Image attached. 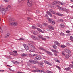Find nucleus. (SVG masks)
<instances>
[{
  "label": "nucleus",
  "instance_id": "obj_16",
  "mask_svg": "<svg viewBox=\"0 0 73 73\" xmlns=\"http://www.w3.org/2000/svg\"><path fill=\"white\" fill-rule=\"evenodd\" d=\"M58 4L60 5H64L65 4V3H64V2H60Z\"/></svg>",
  "mask_w": 73,
  "mask_h": 73
},
{
  "label": "nucleus",
  "instance_id": "obj_48",
  "mask_svg": "<svg viewBox=\"0 0 73 73\" xmlns=\"http://www.w3.org/2000/svg\"><path fill=\"white\" fill-rule=\"evenodd\" d=\"M35 36H34L33 35H32L31 36V38H33V39H34V38H35Z\"/></svg>",
  "mask_w": 73,
  "mask_h": 73
},
{
  "label": "nucleus",
  "instance_id": "obj_37",
  "mask_svg": "<svg viewBox=\"0 0 73 73\" xmlns=\"http://www.w3.org/2000/svg\"><path fill=\"white\" fill-rule=\"evenodd\" d=\"M33 72H34V73H36V72H37V70H35L32 71Z\"/></svg>",
  "mask_w": 73,
  "mask_h": 73
},
{
  "label": "nucleus",
  "instance_id": "obj_35",
  "mask_svg": "<svg viewBox=\"0 0 73 73\" xmlns=\"http://www.w3.org/2000/svg\"><path fill=\"white\" fill-rule=\"evenodd\" d=\"M36 12L37 13H40V11L38 10L36 11Z\"/></svg>",
  "mask_w": 73,
  "mask_h": 73
},
{
  "label": "nucleus",
  "instance_id": "obj_25",
  "mask_svg": "<svg viewBox=\"0 0 73 73\" xmlns=\"http://www.w3.org/2000/svg\"><path fill=\"white\" fill-rule=\"evenodd\" d=\"M27 54H26L23 53L21 55V56L22 57H25L26 56H27Z\"/></svg>",
  "mask_w": 73,
  "mask_h": 73
},
{
  "label": "nucleus",
  "instance_id": "obj_64",
  "mask_svg": "<svg viewBox=\"0 0 73 73\" xmlns=\"http://www.w3.org/2000/svg\"><path fill=\"white\" fill-rule=\"evenodd\" d=\"M60 21H61L62 22H63V21H64L62 19H60Z\"/></svg>",
  "mask_w": 73,
  "mask_h": 73
},
{
  "label": "nucleus",
  "instance_id": "obj_28",
  "mask_svg": "<svg viewBox=\"0 0 73 73\" xmlns=\"http://www.w3.org/2000/svg\"><path fill=\"white\" fill-rule=\"evenodd\" d=\"M37 72H40V73H42V72H44V71L42 70H37Z\"/></svg>",
  "mask_w": 73,
  "mask_h": 73
},
{
  "label": "nucleus",
  "instance_id": "obj_52",
  "mask_svg": "<svg viewBox=\"0 0 73 73\" xmlns=\"http://www.w3.org/2000/svg\"><path fill=\"white\" fill-rule=\"evenodd\" d=\"M24 40V39L22 38H20L19 39H18V40Z\"/></svg>",
  "mask_w": 73,
  "mask_h": 73
},
{
  "label": "nucleus",
  "instance_id": "obj_18",
  "mask_svg": "<svg viewBox=\"0 0 73 73\" xmlns=\"http://www.w3.org/2000/svg\"><path fill=\"white\" fill-rule=\"evenodd\" d=\"M60 27L61 28H64L65 27V25L63 24H60Z\"/></svg>",
  "mask_w": 73,
  "mask_h": 73
},
{
  "label": "nucleus",
  "instance_id": "obj_53",
  "mask_svg": "<svg viewBox=\"0 0 73 73\" xmlns=\"http://www.w3.org/2000/svg\"><path fill=\"white\" fill-rule=\"evenodd\" d=\"M62 8L61 7H59V10H62Z\"/></svg>",
  "mask_w": 73,
  "mask_h": 73
},
{
  "label": "nucleus",
  "instance_id": "obj_26",
  "mask_svg": "<svg viewBox=\"0 0 73 73\" xmlns=\"http://www.w3.org/2000/svg\"><path fill=\"white\" fill-rule=\"evenodd\" d=\"M57 15L58 16H62V14H60V13H56Z\"/></svg>",
  "mask_w": 73,
  "mask_h": 73
},
{
  "label": "nucleus",
  "instance_id": "obj_57",
  "mask_svg": "<svg viewBox=\"0 0 73 73\" xmlns=\"http://www.w3.org/2000/svg\"><path fill=\"white\" fill-rule=\"evenodd\" d=\"M52 13V14H54V15H55L56 14L55 12H54V11H53Z\"/></svg>",
  "mask_w": 73,
  "mask_h": 73
},
{
  "label": "nucleus",
  "instance_id": "obj_31",
  "mask_svg": "<svg viewBox=\"0 0 73 73\" xmlns=\"http://www.w3.org/2000/svg\"><path fill=\"white\" fill-rule=\"evenodd\" d=\"M38 26L39 27L41 28H42V26L41 24L38 25Z\"/></svg>",
  "mask_w": 73,
  "mask_h": 73
},
{
  "label": "nucleus",
  "instance_id": "obj_7",
  "mask_svg": "<svg viewBox=\"0 0 73 73\" xmlns=\"http://www.w3.org/2000/svg\"><path fill=\"white\" fill-rule=\"evenodd\" d=\"M36 59L37 60H40L41 59V56H36Z\"/></svg>",
  "mask_w": 73,
  "mask_h": 73
},
{
  "label": "nucleus",
  "instance_id": "obj_11",
  "mask_svg": "<svg viewBox=\"0 0 73 73\" xmlns=\"http://www.w3.org/2000/svg\"><path fill=\"white\" fill-rule=\"evenodd\" d=\"M48 27L49 28L51 29H52V30H54V28L52 26H48Z\"/></svg>",
  "mask_w": 73,
  "mask_h": 73
},
{
  "label": "nucleus",
  "instance_id": "obj_3",
  "mask_svg": "<svg viewBox=\"0 0 73 73\" xmlns=\"http://www.w3.org/2000/svg\"><path fill=\"white\" fill-rule=\"evenodd\" d=\"M18 24L17 22H12V23H10V25H13L14 26H17Z\"/></svg>",
  "mask_w": 73,
  "mask_h": 73
},
{
  "label": "nucleus",
  "instance_id": "obj_36",
  "mask_svg": "<svg viewBox=\"0 0 73 73\" xmlns=\"http://www.w3.org/2000/svg\"><path fill=\"white\" fill-rule=\"evenodd\" d=\"M70 39L71 40V41H72L73 42V40H72L73 39V37L72 36H70Z\"/></svg>",
  "mask_w": 73,
  "mask_h": 73
},
{
  "label": "nucleus",
  "instance_id": "obj_8",
  "mask_svg": "<svg viewBox=\"0 0 73 73\" xmlns=\"http://www.w3.org/2000/svg\"><path fill=\"white\" fill-rule=\"evenodd\" d=\"M59 3V2L58 1H54L52 3V4L53 5H56L57 4H58Z\"/></svg>",
  "mask_w": 73,
  "mask_h": 73
},
{
  "label": "nucleus",
  "instance_id": "obj_9",
  "mask_svg": "<svg viewBox=\"0 0 73 73\" xmlns=\"http://www.w3.org/2000/svg\"><path fill=\"white\" fill-rule=\"evenodd\" d=\"M54 44H56L57 45H58V46H60V44L57 41H54Z\"/></svg>",
  "mask_w": 73,
  "mask_h": 73
},
{
  "label": "nucleus",
  "instance_id": "obj_10",
  "mask_svg": "<svg viewBox=\"0 0 73 73\" xmlns=\"http://www.w3.org/2000/svg\"><path fill=\"white\" fill-rule=\"evenodd\" d=\"M47 13L48 15H49V16H50V17H53V16L52 15V13H50V12H48V11H47Z\"/></svg>",
  "mask_w": 73,
  "mask_h": 73
},
{
  "label": "nucleus",
  "instance_id": "obj_12",
  "mask_svg": "<svg viewBox=\"0 0 73 73\" xmlns=\"http://www.w3.org/2000/svg\"><path fill=\"white\" fill-rule=\"evenodd\" d=\"M12 62L14 64H15V65H17V64H19V62L17 61H12Z\"/></svg>",
  "mask_w": 73,
  "mask_h": 73
},
{
  "label": "nucleus",
  "instance_id": "obj_21",
  "mask_svg": "<svg viewBox=\"0 0 73 73\" xmlns=\"http://www.w3.org/2000/svg\"><path fill=\"white\" fill-rule=\"evenodd\" d=\"M39 49H40L41 50H43V51H44L45 52H46V50L44 49L42 47H40L39 48Z\"/></svg>",
  "mask_w": 73,
  "mask_h": 73
},
{
  "label": "nucleus",
  "instance_id": "obj_13",
  "mask_svg": "<svg viewBox=\"0 0 73 73\" xmlns=\"http://www.w3.org/2000/svg\"><path fill=\"white\" fill-rule=\"evenodd\" d=\"M46 53L48 54L49 55H50V56H52L53 55V54L52 53L49 51H46Z\"/></svg>",
  "mask_w": 73,
  "mask_h": 73
},
{
  "label": "nucleus",
  "instance_id": "obj_42",
  "mask_svg": "<svg viewBox=\"0 0 73 73\" xmlns=\"http://www.w3.org/2000/svg\"><path fill=\"white\" fill-rule=\"evenodd\" d=\"M32 28H33V29H36V27L34 26H32Z\"/></svg>",
  "mask_w": 73,
  "mask_h": 73
},
{
  "label": "nucleus",
  "instance_id": "obj_38",
  "mask_svg": "<svg viewBox=\"0 0 73 73\" xmlns=\"http://www.w3.org/2000/svg\"><path fill=\"white\" fill-rule=\"evenodd\" d=\"M56 67L58 69H59V70H61V68L60 67H59L58 66H56Z\"/></svg>",
  "mask_w": 73,
  "mask_h": 73
},
{
  "label": "nucleus",
  "instance_id": "obj_4",
  "mask_svg": "<svg viewBox=\"0 0 73 73\" xmlns=\"http://www.w3.org/2000/svg\"><path fill=\"white\" fill-rule=\"evenodd\" d=\"M27 4L28 5L29 7H32V2H31V1H28L27 2Z\"/></svg>",
  "mask_w": 73,
  "mask_h": 73
},
{
  "label": "nucleus",
  "instance_id": "obj_19",
  "mask_svg": "<svg viewBox=\"0 0 73 73\" xmlns=\"http://www.w3.org/2000/svg\"><path fill=\"white\" fill-rule=\"evenodd\" d=\"M64 70H66L67 71H69V70H70V67H68L65 68Z\"/></svg>",
  "mask_w": 73,
  "mask_h": 73
},
{
  "label": "nucleus",
  "instance_id": "obj_14",
  "mask_svg": "<svg viewBox=\"0 0 73 73\" xmlns=\"http://www.w3.org/2000/svg\"><path fill=\"white\" fill-rule=\"evenodd\" d=\"M65 51L66 52H67V53L69 54L71 53V52L68 49H66Z\"/></svg>",
  "mask_w": 73,
  "mask_h": 73
},
{
  "label": "nucleus",
  "instance_id": "obj_56",
  "mask_svg": "<svg viewBox=\"0 0 73 73\" xmlns=\"http://www.w3.org/2000/svg\"><path fill=\"white\" fill-rule=\"evenodd\" d=\"M50 12H51V13H52V12H53V10L52 9H50Z\"/></svg>",
  "mask_w": 73,
  "mask_h": 73
},
{
  "label": "nucleus",
  "instance_id": "obj_23",
  "mask_svg": "<svg viewBox=\"0 0 73 73\" xmlns=\"http://www.w3.org/2000/svg\"><path fill=\"white\" fill-rule=\"evenodd\" d=\"M34 40H40V39H38V38H37L36 36H35L34 37Z\"/></svg>",
  "mask_w": 73,
  "mask_h": 73
},
{
  "label": "nucleus",
  "instance_id": "obj_20",
  "mask_svg": "<svg viewBox=\"0 0 73 73\" xmlns=\"http://www.w3.org/2000/svg\"><path fill=\"white\" fill-rule=\"evenodd\" d=\"M52 47L54 49H57V46L56 45H55V44H54L52 46Z\"/></svg>",
  "mask_w": 73,
  "mask_h": 73
},
{
  "label": "nucleus",
  "instance_id": "obj_5",
  "mask_svg": "<svg viewBox=\"0 0 73 73\" xmlns=\"http://www.w3.org/2000/svg\"><path fill=\"white\" fill-rule=\"evenodd\" d=\"M23 46L25 49H26V50H29V47H28V46L27 45L25 44H24Z\"/></svg>",
  "mask_w": 73,
  "mask_h": 73
},
{
  "label": "nucleus",
  "instance_id": "obj_6",
  "mask_svg": "<svg viewBox=\"0 0 73 73\" xmlns=\"http://www.w3.org/2000/svg\"><path fill=\"white\" fill-rule=\"evenodd\" d=\"M38 38H39V39H40V38H41L43 40H44V41H45V40H46V39L43 38V37H42V36H41V35H38Z\"/></svg>",
  "mask_w": 73,
  "mask_h": 73
},
{
  "label": "nucleus",
  "instance_id": "obj_34",
  "mask_svg": "<svg viewBox=\"0 0 73 73\" xmlns=\"http://www.w3.org/2000/svg\"><path fill=\"white\" fill-rule=\"evenodd\" d=\"M33 60H29V62L30 63H33Z\"/></svg>",
  "mask_w": 73,
  "mask_h": 73
},
{
  "label": "nucleus",
  "instance_id": "obj_50",
  "mask_svg": "<svg viewBox=\"0 0 73 73\" xmlns=\"http://www.w3.org/2000/svg\"><path fill=\"white\" fill-rule=\"evenodd\" d=\"M51 51H52V52H56V50L53 49H52Z\"/></svg>",
  "mask_w": 73,
  "mask_h": 73
},
{
  "label": "nucleus",
  "instance_id": "obj_27",
  "mask_svg": "<svg viewBox=\"0 0 73 73\" xmlns=\"http://www.w3.org/2000/svg\"><path fill=\"white\" fill-rule=\"evenodd\" d=\"M27 20L29 21H30V20H32V18H31L30 17H27Z\"/></svg>",
  "mask_w": 73,
  "mask_h": 73
},
{
  "label": "nucleus",
  "instance_id": "obj_41",
  "mask_svg": "<svg viewBox=\"0 0 73 73\" xmlns=\"http://www.w3.org/2000/svg\"><path fill=\"white\" fill-rule=\"evenodd\" d=\"M1 29H0V31L1 32H2L3 31V28L1 29V28H0Z\"/></svg>",
  "mask_w": 73,
  "mask_h": 73
},
{
  "label": "nucleus",
  "instance_id": "obj_17",
  "mask_svg": "<svg viewBox=\"0 0 73 73\" xmlns=\"http://www.w3.org/2000/svg\"><path fill=\"white\" fill-rule=\"evenodd\" d=\"M38 61L37 60H33V64H37L38 63Z\"/></svg>",
  "mask_w": 73,
  "mask_h": 73
},
{
  "label": "nucleus",
  "instance_id": "obj_24",
  "mask_svg": "<svg viewBox=\"0 0 73 73\" xmlns=\"http://www.w3.org/2000/svg\"><path fill=\"white\" fill-rule=\"evenodd\" d=\"M9 34L5 35V38H7L9 37Z\"/></svg>",
  "mask_w": 73,
  "mask_h": 73
},
{
  "label": "nucleus",
  "instance_id": "obj_63",
  "mask_svg": "<svg viewBox=\"0 0 73 73\" xmlns=\"http://www.w3.org/2000/svg\"><path fill=\"white\" fill-rule=\"evenodd\" d=\"M45 17H47V18L48 17V15H47V14H46L45 15Z\"/></svg>",
  "mask_w": 73,
  "mask_h": 73
},
{
  "label": "nucleus",
  "instance_id": "obj_54",
  "mask_svg": "<svg viewBox=\"0 0 73 73\" xmlns=\"http://www.w3.org/2000/svg\"><path fill=\"white\" fill-rule=\"evenodd\" d=\"M5 2H8L9 1V0H4Z\"/></svg>",
  "mask_w": 73,
  "mask_h": 73
},
{
  "label": "nucleus",
  "instance_id": "obj_43",
  "mask_svg": "<svg viewBox=\"0 0 73 73\" xmlns=\"http://www.w3.org/2000/svg\"><path fill=\"white\" fill-rule=\"evenodd\" d=\"M13 21V19L12 18H10L9 19V21Z\"/></svg>",
  "mask_w": 73,
  "mask_h": 73
},
{
  "label": "nucleus",
  "instance_id": "obj_1",
  "mask_svg": "<svg viewBox=\"0 0 73 73\" xmlns=\"http://www.w3.org/2000/svg\"><path fill=\"white\" fill-rule=\"evenodd\" d=\"M8 8H11V6L8 5L6 9L4 8H1V7L0 10L2 14L4 15V14L5 13V12L8 11Z\"/></svg>",
  "mask_w": 73,
  "mask_h": 73
},
{
  "label": "nucleus",
  "instance_id": "obj_15",
  "mask_svg": "<svg viewBox=\"0 0 73 73\" xmlns=\"http://www.w3.org/2000/svg\"><path fill=\"white\" fill-rule=\"evenodd\" d=\"M37 29L38 30V31H39V32H40L42 33H44V31H42V30H41V29L38 28H37Z\"/></svg>",
  "mask_w": 73,
  "mask_h": 73
},
{
  "label": "nucleus",
  "instance_id": "obj_62",
  "mask_svg": "<svg viewBox=\"0 0 73 73\" xmlns=\"http://www.w3.org/2000/svg\"><path fill=\"white\" fill-rule=\"evenodd\" d=\"M48 62L47 61L45 60L44 61V62L45 63H46V64H47L48 63Z\"/></svg>",
  "mask_w": 73,
  "mask_h": 73
},
{
  "label": "nucleus",
  "instance_id": "obj_2",
  "mask_svg": "<svg viewBox=\"0 0 73 73\" xmlns=\"http://www.w3.org/2000/svg\"><path fill=\"white\" fill-rule=\"evenodd\" d=\"M47 19L49 21L50 23H51V24H53V25L55 24L56 22H54V21H52V20L50 18H48Z\"/></svg>",
  "mask_w": 73,
  "mask_h": 73
},
{
  "label": "nucleus",
  "instance_id": "obj_29",
  "mask_svg": "<svg viewBox=\"0 0 73 73\" xmlns=\"http://www.w3.org/2000/svg\"><path fill=\"white\" fill-rule=\"evenodd\" d=\"M29 46H30V47H31V48H34V49L35 48V46H33V45H29Z\"/></svg>",
  "mask_w": 73,
  "mask_h": 73
},
{
  "label": "nucleus",
  "instance_id": "obj_55",
  "mask_svg": "<svg viewBox=\"0 0 73 73\" xmlns=\"http://www.w3.org/2000/svg\"><path fill=\"white\" fill-rule=\"evenodd\" d=\"M44 26H46V25H47V23H44Z\"/></svg>",
  "mask_w": 73,
  "mask_h": 73
},
{
  "label": "nucleus",
  "instance_id": "obj_44",
  "mask_svg": "<svg viewBox=\"0 0 73 73\" xmlns=\"http://www.w3.org/2000/svg\"><path fill=\"white\" fill-rule=\"evenodd\" d=\"M47 64H48V65H52V64H51L49 62H48L47 63Z\"/></svg>",
  "mask_w": 73,
  "mask_h": 73
},
{
  "label": "nucleus",
  "instance_id": "obj_59",
  "mask_svg": "<svg viewBox=\"0 0 73 73\" xmlns=\"http://www.w3.org/2000/svg\"><path fill=\"white\" fill-rule=\"evenodd\" d=\"M29 52H30V53H31V52H33V51H32V49H31L29 50Z\"/></svg>",
  "mask_w": 73,
  "mask_h": 73
},
{
  "label": "nucleus",
  "instance_id": "obj_33",
  "mask_svg": "<svg viewBox=\"0 0 73 73\" xmlns=\"http://www.w3.org/2000/svg\"><path fill=\"white\" fill-rule=\"evenodd\" d=\"M60 34L61 35H62V36H65V34H64V33H60Z\"/></svg>",
  "mask_w": 73,
  "mask_h": 73
},
{
  "label": "nucleus",
  "instance_id": "obj_51",
  "mask_svg": "<svg viewBox=\"0 0 73 73\" xmlns=\"http://www.w3.org/2000/svg\"><path fill=\"white\" fill-rule=\"evenodd\" d=\"M66 33H70V31H69V30H67L66 31Z\"/></svg>",
  "mask_w": 73,
  "mask_h": 73
},
{
  "label": "nucleus",
  "instance_id": "obj_39",
  "mask_svg": "<svg viewBox=\"0 0 73 73\" xmlns=\"http://www.w3.org/2000/svg\"><path fill=\"white\" fill-rule=\"evenodd\" d=\"M33 33L34 35H37V33L35 31L33 32Z\"/></svg>",
  "mask_w": 73,
  "mask_h": 73
},
{
  "label": "nucleus",
  "instance_id": "obj_49",
  "mask_svg": "<svg viewBox=\"0 0 73 73\" xmlns=\"http://www.w3.org/2000/svg\"><path fill=\"white\" fill-rule=\"evenodd\" d=\"M38 63L39 65H42L43 64L42 63H40L38 62Z\"/></svg>",
  "mask_w": 73,
  "mask_h": 73
},
{
  "label": "nucleus",
  "instance_id": "obj_32",
  "mask_svg": "<svg viewBox=\"0 0 73 73\" xmlns=\"http://www.w3.org/2000/svg\"><path fill=\"white\" fill-rule=\"evenodd\" d=\"M61 47L62 48H65L66 47V46L64 45H62L61 46Z\"/></svg>",
  "mask_w": 73,
  "mask_h": 73
},
{
  "label": "nucleus",
  "instance_id": "obj_30",
  "mask_svg": "<svg viewBox=\"0 0 73 73\" xmlns=\"http://www.w3.org/2000/svg\"><path fill=\"white\" fill-rule=\"evenodd\" d=\"M62 11H67V9L65 8H62Z\"/></svg>",
  "mask_w": 73,
  "mask_h": 73
},
{
  "label": "nucleus",
  "instance_id": "obj_60",
  "mask_svg": "<svg viewBox=\"0 0 73 73\" xmlns=\"http://www.w3.org/2000/svg\"><path fill=\"white\" fill-rule=\"evenodd\" d=\"M30 42H32V43L33 44H35V42H34L33 41H31Z\"/></svg>",
  "mask_w": 73,
  "mask_h": 73
},
{
  "label": "nucleus",
  "instance_id": "obj_61",
  "mask_svg": "<svg viewBox=\"0 0 73 73\" xmlns=\"http://www.w3.org/2000/svg\"><path fill=\"white\" fill-rule=\"evenodd\" d=\"M55 52L56 53H59V52L58 51H56V50H55Z\"/></svg>",
  "mask_w": 73,
  "mask_h": 73
},
{
  "label": "nucleus",
  "instance_id": "obj_46",
  "mask_svg": "<svg viewBox=\"0 0 73 73\" xmlns=\"http://www.w3.org/2000/svg\"><path fill=\"white\" fill-rule=\"evenodd\" d=\"M23 0H18L19 2H21V3H22L23 1Z\"/></svg>",
  "mask_w": 73,
  "mask_h": 73
},
{
  "label": "nucleus",
  "instance_id": "obj_45",
  "mask_svg": "<svg viewBox=\"0 0 73 73\" xmlns=\"http://www.w3.org/2000/svg\"><path fill=\"white\" fill-rule=\"evenodd\" d=\"M47 64H48V65H52V64H51L49 62H48L47 63Z\"/></svg>",
  "mask_w": 73,
  "mask_h": 73
},
{
  "label": "nucleus",
  "instance_id": "obj_40",
  "mask_svg": "<svg viewBox=\"0 0 73 73\" xmlns=\"http://www.w3.org/2000/svg\"><path fill=\"white\" fill-rule=\"evenodd\" d=\"M46 72L47 73H52V72L50 71H49L48 70Z\"/></svg>",
  "mask_w": 73,
  "mask_h": 73
},
{
  "label": "nucleus",
  "instance_id": "obj_22",
  "mask_svg": "<svg viewBox=\"0 0 73 73\" xmlns=\"http://www.w3.org/2000/svg\"><path fill=\"white\" fill-rule=\"evenodd\" d=\"M69 57H70V56H69V55L67 54L65 56V58L66 59H68V58H69Z\"/></svg>",
  "mask_w": 73,
  "mask_h": 73
},
{
  "label": "nucleus",
  "instance_id": "obj_47",
  "mask_svg": "<svg viewBox=\"0 0 73 73\" xmlns=\"http://www.w3.org/2000/svg\"><path fill=\"white\" fill-rule=\"evenodd\" d=\"M55 61H56V62H58L59 63H60V61L58 60H56Z\"/></svg>",
  "mask_w": 73,
  "mask_h": 73
},
{
  "label": "nucleus",
  "instance_id": "obj_58",
  "mask_svg": "<svg viewBox=\"0 0 73 73\" xmlns=\"http://www.w3.org/2000/svg\"><path fill=\"white\" fill-rule=\"evenodd\" d=\"M13 52L15 53H17V51H13Z\"/></svg>",
  "mask_w": 73,
  "mask_h": 73
}]
</instances>
